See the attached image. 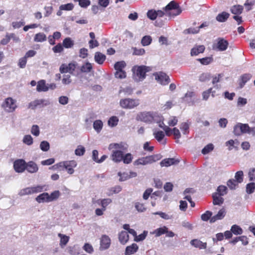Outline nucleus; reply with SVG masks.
<instances>
[{
	"label": "nucleus",
	"mask_w": 255,
	"mask_h": 255,
	"mask_svg": "<svg viewBox=\"0 0 255 255\" xmlns=\"http://www.w3.org/2000/svg\"><path fill=\"white\" fill-rule=\"evenodd\" d=\"M132 71L139 80H143L146 77V73L150 71V68L146 66H134Z\"/></svg>",
	"instance_id": "nucleus-4"
},
{
	"label": "nucleus",
	"mask_w": 255,
	"mask_h": 255,
	"mask_svg": "<svg viewBox=\"0 0 255 255\" xmlns=\"http://www.w3.org/2000/svg\"><path fill=\"white\" fill-rule=\"evenodd\" d=\"M217 42L214 45V48L220 51H225L229 46L228 41L224 38L219 37L217 39Z\"/></svg>",
	"instance_id": "nucleus-7"
},
{
	"label": "nucleus",
	"mask_w": 255,
	"mask_h": 255,
	"mask_svg": "<svg viewBox=\"0 0 255 255\" xmlns=\"http://www.w3.org/2000/svg\"><path fill=\"white\" fill-rule=\"evenodd\" d=\"M2 107L7 112H13L17 107L14 101L12 98H6L2 104Z\"/></svg>",
	"instance_id": "nucleus-5"
},
{
	"label": "nucleus",
	"mask_w": 255,
	"mask_h": 255,
	"mask_svg": "<svg viewBox=\"0 0 255 255\" xmlns=\"http://www.w3.org/2000/svg\"><path fill=\"white\" fill-rule=\"evenodd\" d=\"M111 245V239L107 235H103L100 240V250L101 251L108 249Z\"/></svg>",
	"instance_id": "nucleus-10"
},
{
	"label": "nucleus",
	"mask_w": 255,
	"mask_h": 255,
	"mask_svg": "<svg viewBox=\"0 0 255 255\" xmlns=\"http://www.w3.org/2000/svg\"><path fill=\"white\" fill-rule=\"evenodd\" d=\"M190 244L192 246L200 249H205L207 248V243H203L198 239H193L191 241Z\"/></svg>",
	"instance_id": "nucleus-20"
},
{
	"label": "nucleus",
	"mask_w": 255,
	"mask_h": 255,
	"mask_svg": "<svg viewBox=\"0 0 255 255\" xmlns=\"http://www.w3.org/2000/svg\"><path fill=\"white\" fill-rule=\"evenodd\" d=\"M59 8L60 10H71L73 9L74 5L72 3H69L60 5Z\"/></svg>",
	"instance_id": "nucleus-57"
},
{
	"label": "nucleus",
	"mask_w": 255,
	"mask_h": 255,
	"mask_svg": "<svg viewBox=\"0 0 255 255\" xmlns=\"http://www.w3.org/2000/svg\"><path fill=\"white\" fill-rule=\"evenodd\" d=\"M255 190V184L253 182L248 184L246 186V192L250 194L253 193Z\"/></svg>",
	"instance_id": "nucleus-49"
},
{
	"label": "nucleus",
	"mask_w": 255,
	"mask_h": 255,
	"mask_svg": "<svg viewBox=\"0 0 255 255\" xmlns=\"http://www.w3.org/2000/svg\"><path fill=\"white\" fill-rule=\"evenodd\" d=\"M197 60L199 61L201 64L207 65L210 64L213 61V59L212 57H206L198 59Z\"/></svg>",
	"instance_id": "nucleus-42"
},
{
	"label": "nucleus",
	"mask_w": 255,
	"mask_h": 255,
	"mask_svg": "<svg viewBox=\"0 0 255 255\" xmlns=\"http://www.w3.org/2000/svg\"><path fill=\"white\" fill-rule=\"evenodd\" d=\"M138 250V246L135 243L130 246H127L126 248L125 255H131L135 253Z\"/></svg>",
	"instance_id": "nucleus-19"
},
{
	"label": "nucleus",
	"mask_w": 255,
	"mask_h": 255,
	"mask_svg": "<svg viewBox=\"0 0 255 255\" xmlns=\"http://www.w3.org/2000/svg\"><path fill=\"white\" fill-rule=\"evenodd\" d=\"M133 157L131 154L128 153L123 155L122 161L125 164H129L131 162Z\"/></svg>",
	"instance_id": "nucleus-43"
},
{
	"label": "nucleus",
	"mask_w": 255,
	"mask_h": 255,
	"mask_svg": "<svg viewBox=\"0 0 255 255\" xmlns=\"http://www.w3.org/2000/svg\"><path fill=\"white\" fill-rule=\"evenodd\" d=\"M43 188L40 186L35 187H27L22 189L21 191L22 195H29L33 193L40 192L42 191Z\"/></svg>",
	"instance_id": "nucleus-9"
},
{
	"label": "nucleus",
	"mask_w": 255,
	"mask_h": 255,
	"mask_svg": "<svg viewBox=\"0 0 255 255\" xmlns=\"http://www.w3.org/2000/svg\"><path fill=\"white\" fill-rule=\"evenodd\" d=\"M26 63L27 58L24 56L19 59L18 66L20 68H24L26 66Z\"/></svg>",
	"instance_id": "nucleus-61"
},
{
	"label": "nucleus",
	"mask_w": 255,
	"mask_h": 255,
	"mask_svg": "<svg viewBox=\"0 0 255 255\" xmlns=\"http://www.w3.org/2000/svg\"><path fill=\"white\" fill-rule=\"evenodd\" d=\"M60 193L58 190L54 191L52 192L50 195H49V201L51 202L53 200L57 199L60 196Z\"/></svg>",
	"instance_id": "nucleus-46"
},
{
	"label": "nucleus",
	"mask_w": 255,
	"mask_h": 255,
	"mask_svg": "<svg viewBox=\"0 0 255 255\" xmlns=\"http://www.w3.org/2000/svg\"><path fill=\"white\" fill-rule=\"evenodd\" d=\"M85 152V148L82 145H78L77 148L75 150V154L78 156L83 155Z\"/></svg>",
	"instance_id": "nucleus-48"
},
{
	"label": "nucleus",
	"mask_w": 255,
	"mask_h": 255,
	"mask_svg": "<svg viewBox=\"0 0 255 255\" xmlns=\"http://www.w3.org/2000/svg\"><path fill=\"white\" fill-rule=\"evenodd\" d=\"M126 66L125 61H121L117 62L114 65V68L116 71L123 70V69Z\"/></svg>",
	"instance_id": "nucleus-41"
},
{
	"label": "nucleus",
	"mask_w": 255,
	"mask_h": 255,
	"mask_svg": "<svg viewBox=\"0 0 255 255\" xmlns=\"http://www.w3.org/2000/svg\"><path fill=\"white\" fill-rule=\"evenodd\" d=\"M103 122L101 120H96L93 123V128L97 132H100L102 129Z\"/></svg>",
	"instance_id": "nucleus-34"
},
{
	"label": "nucleus",
	"mask_w": 255,
	"mask_h": 255,
	"mask_svg": "<svg viewBox=\"0 0 255 255\" xmlns=\"http://www.w3.org/2000/svg\"><path fill=\"white\" fill-rule=\"evenodd\" d=\"M212 212L210 211H207L205 213L201 215V219L203 221H208L209 219L212 217Z\"/></svg>",
	"instance_id": "nucleus-47"
},
{
	"label": "nucleus",
	"mask_w": 255,
	"mask_h": 255,
	"mask_svg": "<svg viewBox=\"0 0 255 255\" xmlns=\"http://www.w3.org/2000/svg\"><path fill=\"white\" fill-rule=\"evenodd\" d=\"M45 101L43 99H36L30 102L28 105V108L34 110L39 107H43L47 105V103L44 104Z\"/></svg>",
	"instance_id": "nucleus-11"
},
{
	"label": "nucleus",
	"mask_w": 255,
	"mask_h": 255,
	"mask_svg": "<svg viewBox=\"0 0 255 255\" xmlns=\"http://www.w3.org/2000/svg\"><path fill=\"white\" fill-rule=\"evenodd\" d=\"M112 202V200L110 198H107V199H100L98 200L96 202L99 204L101 205L102 207L103 210L104 211H105L106 209L107 206L109 205L110 203H111Z\"/></svg>",
	"instance_id": "nucleus-28"
},
{
	"label": "nucleus",
	"mask_w": 255,
	"mask_h": 255,
	"mask_svg": "<svg viewBox=\"0 0 255 255\" xmlns=\"http://www.w3.org/2000/svg\"><path fill=\"white\" fill-rule=\"evenodd\" d=\"M26 162L23 159L15 160L13 162V168L17 173H22L25 170Z\"/></svg>",
	"instance_id": "nucleus-8"
},
{
	"label": "nucleus",
	"mask_w": 255,
	"mask_h": 255,
	"mask_svg": "<svg viewBox=\"0 0 255 255\" xmlns=\"http://www.w3.org/2000/svg\"><path fill=\"white\" fill-rule=\"evenodd\" d=\"M147 17L151 20H154L157 18L156 11L154 10H149L147 12Z\"/></svg>",
	"instance_id": "nucleus-58"
},
{
	"label": "nucleus",
	"mask_w": 255,
	"mask_h": 255,
	"mask_svg": "<svg viewBox=\"0 0 255 255\" xmlns=\"http://www.w3.org/2000/svg\"><path fill=\"white\" fill-rule=\"evenodd\" d=\"M106 56L100 52H96L95 54L94 59L99 64H102L106 60Z\"/></svg>",
	"instance_id": "nucleus-24"
},
{
	"label": "nucleus",
	"mask_w": 255,
	"mask_h": 255,
	"mask_svg": "<svg viewBox=\"0 0 255 255\" xmlns=\"http://www.w3.org/2000/svg\"><path fill=\"white\" fill-rule=\"evenodd\" d=\"M238 185V183L234 179H230L227 182V185L231 189H235Z\"/></svg>",
	"instance_id": "nucleus-60"
},
{
	"label": "nucleus",
	"mask_w": 255,
	"mask_h": 255,
	"mask_svg": "<svg viewBox=\"0 0 255 255\" xmlns=\"http://www.w3.org/2000/svg\"><path fill=\"white\" fill-rule=\"evenodd\" d=\"M47 37L44 33L39 32L35 34L34 37L35 42H42L46 40Z\"/></svg>",
	"instance_id": "nucleus-29"
},
{
	"label": "nucleus",
	"mask_w": 255,
	"mask_h": 255,
	"mask_svg": "<svg viewBox=\"0 0 255 255\" xmlns=\"http://www.w3.org/2000/svg\"><path fill=\"white\" fill-rule=\"evenodd\" d=\"M162 157L160 154H153L145 157L139 158L133 162L134 166L145 165L152 164L157 161H158Z\"/></svg>",
	"instance_id": "nucleus-1"
},
{
	"label": "nucleus",
	"mask_w": 255,
	"mask_h": 255,
	"mask_svg": "<svg viewBox=\"0 0 255 255\" xmlns=\"http://www.w3.org/2000/svg\"><path fill=\"white\" fill-rule=\"evenodd\" d=\"M230 14L227 12L223 11L217 15L216 20L220 22L226 21L229 17Z\"/></svg>",
	"instance_id": "nucleus-26"
},
{
	"label": "nucleus",
	"mask_w": 255,
	"mask_h": 255,
	"mask_svg": "<svg viewBox=\"0 0 255 255\" xmlns=\"http://www.w3.org/2000/svg\"><path fill=\"white\" fill-rule=\"evenodd\" d=\"M75 2H78L79 5L82 8H87L91 4L90 0H74Z\"/></svg>",
	"instance_id": "nucleus-45"
},
{
	"label": "nucleus",
	"mask_w": 255,
	"mask_h": 255,
	"mask_svg": "<svg viewBox=\"0 0 255 255\" xmlns=\"http://www.w3.org/2000/svg\"><path fill=\"white\" fill-rule=\"evenodd\" d=\"M127 147H125L124 144L123 143H111L108 147V149L111 150L113 149H126Z\"/></svg>",
	"instance_id": "nucleus-30"
},
{
	"label": "nucleus",
	"mask_w": 255,
	"mask_h": 255,
	"mask_svg": "<svg viewBox=\"0 0 255 255\" xmlns=\"http://www.w3.org/2000/svg\"><path fill=\"white\" fill-rule=\"evenodd\" d=\"M58 236L60 237V245L61 247H63L65 246L69 241V237L66 235H62L61 234H59Z\"/></svg>",
	"instance_id": "nucleus-38"
},
{
	"label": "nucleus",
	"mask_w": 255,
	"mask_h": 255,
	"mask_svg": "<svg viewBox=\"0 0 255 255\" xmlns=\"http://www.w3.org/2000/svg\"><path fill=\"white\" fill-rule=\"evenodd\" d=\"M239 129L242 133H250L251 128L248 124H240V125H237L235 127L234 131L236 134H239L238 130Z\"/></svg>",
	"instance_id": "nucleus-12"
},
{
	"label": "nucleus",
	"mask_w": 255,
	"mask_h": 255,
	"mask_svg": "<svg viewBox=\"0 0 255 255\" xmlns=\"http://www.w3.org/2000/svg\"><path fill=\"white\" fill-rule=\"evenodd\" d=\"M153 135H154L155 138L158 142H160L165 136V134H164L163 131H162L161 130L154 131Z\"/></svg>",
	"instance_id": "nucleus-37"
},
{
	"label": "nucleus",
	"mask_w": 255,
	"mask_h": 255,
	"mask_svg": "<svg viewBox=\"0 0 255 255\" xmlns=\"http://www.w3.org/2000/svg\"><path fill=\"white\" fill-rule=\"evenodd\" d=\"M231 231L235 235H241L243 233V229L238 225H234L231 227Z\"/></svg>",
	"instance_id": "nucleus-33"
},
{
	"label": "nucleus",
	"mask_w": 255,
	"mask_h": 255,
	"mask_svg": "<svg viewBox=\"0 0 255 255\" xmlns=\"http://www.w3.org/2000/svg\"><path fill=\"white\" fill-rule=\"evenodd\" d=\"M210 79V74L208 73H203L199 77V80L201 82H206Z\"/></svg>",
	"instance_id": "nucleus-50"
},
{
	"label": "nucleus",
	"mask_w": 255,
	"mask_h": 255,
	"mask_svg": "<svg viewBox=\"0 0 255 255\" xmlns=\"http://www.w3.org/2000/svg\"><path fill=\"white\" fill-rule=\"evenodd\" d=\"M49 90V87L46 84L44 80H41L37 82L36 90L39 92H46Z\"/></svg>",
	"instance_id": "nucleus-21"
},
{
	"label": "nucleus",
	"mask_w": 255,
	"mask_h": 255,
	"mask_svg": "<svg viewBox=\"0 0 255 255\" xmlns=\"http://www.w3.org/2000/svg\"><path fill=\"white\" fill-rule=\"evenodd\" d=\"M123 157V151L119 150H113L111 155L112 160L117 163L122 161Z\"/></svg>",
	"instance_id": "nucleus-15"
},
{
	"label": "nucleus",
	"mask_w": 255,
	"mask_h": 255,
	"mask_svg": "<svg viewBox=\"0 0 255 255\" xmlns=\"http://www.w3.org/2000/svg\"><path fill=\"white\" fill-rule=\"evenodd\" d=\"M83 249L85 252L89 254H92L94 252V249L91 245L89 243L85 244Z\"/></svg>",
	"instance_id": "nucleus-64"
},
{
	"label": "nucleus",
	"mask_w": 255,
	"mask_h": 255,
	"mask_svg": "<svg viewBox=\"0 0 255 255\" xmlns=\"http://www.w3.org/2000/svg\"><path fill=\"white\" fill-rule=\"evenodd\" d=\"M154 114L151 112H141L138 114V120L147 123H151L154 121Z\"/></svg>",
	"instance_id": "nucleus-6"
},
{
	"label": "nucleus",
	"mask_w": 255,
	"mask_h": 255,
	"mask_svg": "<svg viewBox=\"0 0 255 255\" xmlns=\"http://www.w3.org/2000/svg\"><path fill=\"white\" fill-rule=\"evenodd\" d=\"M119 119L117 117L113 116L108 121L109 125L111 127H114L118 125Z\"/></svg>",
	"instance_id": "nucleus-52"
},
{
	"label": "nucleus",
	"mask_w": 255,
	"mask_h": 255,
	"mask_svg": "<svg viewBox=\"0 0 255 255\" xmlns=\"http://www.w3.org/2000/svg\"><path fill=\"white\" fill-rule=\"evenodd\" d=\"M92 68L93 67L92 64L89 62H86L85 64L82 66L81 71L84 73H88L91 71Z\"/></svg>",
	"instance_id": "nucleus-40"
},
{
	"label": "nucleus",
	"mask_w": 255,
	"mask_h": 255,
	"mask_svg": "<svg viewBox=\"0 0 255 255\" xmlns=\"http://www.w3.org/2000/svg\"><path fill=\"white\" fill-rule=\"evenodd\" d=\"M49 194L47 192H44L38 195L36 198V200L38 203L49 202Z\"/></svg>",
	"instance_id": "nucleus-27"
},
{
	"label": "nucleus",
	"mask_w": 255,
	"mask_h": 255,
	"mask_svg": "<svg viewBox=\"0 0 255 255\" xmlns=\"http://www.w3.org/2000/svg\"><path fill=\"white\" fill-rule=\"evenodd\" d=\"M226 210L223 208L221 209L218 212V213L213 216L210 219V222L212 223L215 222L217 220H220L224 218L226 215Z\"/></svg>",
	"instance_id": "nucleus-16"
},
{
	"label": "nucleus",
	"mask_w": 255,
	"mask_h": 255,
	"mask_svg": "<svg viewBox=\"0 0 255 255\" xmlns=\"http://www.w3.org/2000/svg\"><path fill=\"white\" fill-rule=\"evenodd\" d=\"M243 172L242 171H239L236 173L235 179L236 181L239 183H241L243 181Z\"/></svg>",
	"instance_id": "nucleus-51"
},
{
	"label": "nucleus",
	"mask_w": 255,
	"mask_h": 255,
	"mask_svg": "<svg viewBox=\"0 0 255 255\" xmlns=\"http://www.w3.org/2000/svg\"><path fill=\"white\" fill-rule=\"evenodd\" d=\"M252 75L250 74H245L241 77L240 87H243L245 84L251 78Z\"/></svg>",
	"instance_id": "nucleus-32"
},
{
	"label": "nucleus",
	"mask_w": 255,
	"mask_h": 255,
	"mask_svg": "<svg viewBox=\"0 0 255 255\" xmlns=\"http://www.w3.org/2000/svg\"><path fill=\"white\" fill-rule=\"evenodd\" d=\"M179 162V160L174 158H165L162 160L160 164L161 167H168L171 165L176 164Z\"/></svg>",
	"instance_id": "nucleus-17"
},
{
	"label": "nucleus",
	"mask_w": 255,
	"mask_h": 255,
	"mask_svg": "<svg viewBox=\"0 0 255 255\" xmlns=\"http://www.w3.org/2000/svg\"><path fill=\"white\" fill-rule=\"evenodd\" d=\"M218 193H214L212 195L213 203L214 205H221L224 202V199Z\"/></svg>",
	"instance_id": "nucleus-25"
},
{
	"label": "nucleus",
	"mask_w": 255,
	"mask_h": 255,
	"mask_svg": "<svg viewBox=\"0 0 255 255\" xmlns=\"http://www.w3.org/2000/svg\"><path fill=\"white\" fill-rule=\"evenodd\" d=\"M152 42V38L149 35H146L142 37L141 40V44L144 46L149 45Z\"/></svg>",
	"instance_id": "nucleus-39"
},
{
	"label": "nucleus",
	"mask_w": 255,
	"mask_h": 255,
	"mask_svg": "<svg viewBox=\"0 0 255 255\" xmlns=\"http://www.w3.org/2000/svg\"><path fill=\"white\" fill-rule=\"evenodd\" d=\"M115 76L117 78L124 79L126 77V73L124 70L116 71Z\"/></svg>",
	"instance_id": "nucleus-56"
},
{
	"label": "nucleus",
	"mask_w": 255,
	"mask_h": 255,
	"mask_svg": "<svg viewBox=\"0 0 255 255\" xmlns=\"http://www.w3.org/2000/svg\"><path fill=\"white\" fill-rule=\"evenodd\" d=\"M25 170L27 171L30 173H34L38 171V166L37 164L33 161H30L26 163Z\"/></svg>",
	"instance_id": "nucleus-14"
},
{
	"label": "nucleus",
	"mask_w": 255,
	"mask_h": 255,
	"mask_svg": "<svg viewBox=\"0 0 255 255\" xmlns=\"http://www.w3.org/2000/svg\"><path fill=\"white\" fill-rule=\"evenodd\" d=\"M205 47L204 45H198L194 46L191 50V56H196L200 53H202L205 51Z\"/></svg>",
	"instance_id": "nucleus-22"
},
{
	"label": "nucleus",
	"mask_w": 255,
	"mask_h": 255,
	"mask_svg": "<svg viewBox=\"0 0 255 255\" xmlns=\"http://www.w3.org/2000/svg\"><path fill=\"white\" fill-rule=\"evenodd\" d=\"M147 235V232L144 231L143 232V233L140 234L139 235H138V236L136 235V237L134 238V240L137 242L142 241L145 239Z\"/></svg>",
	"instance_id": "nucleus-54"
},
{
	"label": "nucleus",
	"mask_w": 255,
	"mask_h": 255,
	"mask_svg": "<svg viewBox=\"0 0 255 255\" xmlns=\"http://www.w3.org/2000/svg\"><path fill=\"white\" fill-rule=\"evenodd\" d=\"M166 14L170 17H174L179 15L182 9L175 1H170L164 8Z\"/></svg>",
	"instance_id": "nucleus-2"
},
{
	"label": "nucleus",
	"mask_w": 255,
	"mask_h": 255,
	"mask_svg": "<svg viewBox=\"0 0 255 255\" xmlns=\"http://www.w3.org/2000/svg\"><path fill=\"white\" fill-rule=\"evenodd\" d=\"M213 149V145L212 144H209L205 146L202 150V153L204 154H207Z\"/></svg>",
	"instance_id": "nucleus-63"
},
{
	"label": "nucleus",
	"mask_w": 255,
	"mask_h": 255,
	"mask_svg": "<svg viewBox=\"0 0 255 255\" xmlns=\"http://www.w3.org/2000/svg\"><path fill=\"white\" fill-rule=\"evenodd\" d=\"M155 79L162 85H167L170 82L169 77L163 72H160L157 74Z\"/></svg>",
	"instance_id": "nucleus-13"
},
{
	"label": "nucleus",
	"mask_w": 255,
	"mask_h": 255,
	"mask_svg": "<svg viewBox=\"0 0 255 255\" xmlns=\"http://www.w3.org/2000/svg\"><path fill=\"white\" fill-rule=\"evenodd\" d=\"M119 239L122 244H126L129 240L128 233L126 231H122L119 235Z\"/></svg>",
	"instance_id": "nucleus-23"
},
{
	"label": "nucleus",
	"mask_w": 255,
	"mask_h": 255,
	"mask_svg": "<svg viewBox=\"0 0 255 255\" xmlns=\"http://www.w3.org/2000/svg\"><path fill=\"white\" fill-rule=\"evenodd\" d=\"M76 165V162L74 160L66 161L65 169H66L67 171L69 174H72L74 172L73 168L75 167Z\"/></svg>",
	"instance_id": "nucleus-18"
},
{
	"label": "nucleus",
	"mask_w": 255,
	"mask_h": 255,
	"mask_svg": "<svg viewBox=\"0 0 255 255\" xmlns=\"http://www.w3.org/2000/svg\"><path fill=\"white\" fill-rule=\"evenodd\" d=\"M62 82L64 85H69L72 82L71 76L69 75H64L62 79Z\"/></svg>",
	"instance_id": "nucleus-59"
},
{
	"label": "nucleus",
	"mask_w": 255,
	"mask_h": 255,
	"mask_svg": "<svg viewBox=\"0 0 255 255\" xmlns=\"http://www.w3.org/2000/svg\"><path fill=\"white\" fill-rule=\"evenodd\" d=\"M227 189V188L225 186L220 185L218 187L216 193H218V195L221 196H223L226 194Z\"/></svg>",
	"instance_id": "nucleus-55"
},
{
	"label": "nucleus",
	"mask_w": 255,
	"mask_h": 255,
	"mask_svg": "<svg viewBox=\"0 0 255 255\" xmlns=\"http://www.w3.org/2000/svg\"><path fill=\"white\" fill-rule=\"evenodd\" d=\"M120 106L125 109H132L139 105V100L137 99L124 98L120 101Z\"/></svg>",
	"instance_id": "nucleus-3"
},
{
	"label": "nucleus",
	"mask_w": 255,
	"mask_h": 255,
	"mask_svg": "<svg viewBox=\"0 0 255 255\" xmlns=\"http://www.w3.org/2000/svg\"><path fill=\"white\" fill-rule=\"evenodd\" d=\"M167 229L168 228L166 226L157 228L154 231L155 236L159 237L164 234H166V232H167Z\"/></svg>",
	"instance_id": "nucleus-36"
},
{
	"label": "nucleus",
	"mask_w": 255,
	"mask_h": 255,
	"mask_svg": "<svg viewBox=\"0 0 255 255\" xmlns=\"http://www.w3.org/2000/svg\"><path fill=\"white\" fill-rule=\"evenodd\" d=\"M74 44V41L70 37L65 38L63 41V46L66 48L72 47Z\"/></svg>",
	"instance_id": "nucleus-31"
},
{
	"label": "nucleus",
	"mask_w": 255,
	"mask_h": 255,
	"mask_svg": "<svg viewBox=\"0 0 255 255\" xmlns=\"http://www.w3.org/2000/svg\"><path fill=\"white\" fill-rule=\"evenodd\" d=\"M40 149L43 151H47L49 149L50 145L47 141H42L40 144Z\"/></svg>",
	"instance_id": "nucleus-53"
},
{
	"label": "nucleus",
	"mask_w": 255,
	"mask_h": 255,
	"mask_svg": "<svg viewBox=\"0 0 255 255\" xmlns=\"http://www.w3.org/2000/svg\"><path fill=\"white\" fill-rule=\"evenodd\" d=\"M189 125L186 123H183L181 125L180 129L182 131L183 134H186L189 133Z\"/></svg>",
	"instance_id": "nucleus-62"
},
{
	"label": "nucleus",
	"mask_w": 255,
	"mask_h": 255,
	"mask_svg": "<svg viewBox=\"0 0 255 255\" xmlns=\"http://www.w3.org/2000/svg\"><path fill=\"white\" fill-rule=\"evenodd\" d=\"M124 93L125 95H130L133 93V89L130 87H127L125 88H121L119 91V94Z\"/></svg>",
	"instance_id": "nucleus-44"
},
{
	"label": "nucleus",
	"mask_w": 255,
	"mask_h": 255,
	"mask_svg": "<svg viewBox=\"0 0 255 255\" xmlns=\"http://www.w3.org/2000/svg\"><path fill=\"white\" fill-rule=\"evenodd\" d=\"M243 7L242 6L240 5H234L231 9V11L234 14H240L242 13Z\"/></svg>",
	"instance_id": "nucleus-35"
}]
</instances>
